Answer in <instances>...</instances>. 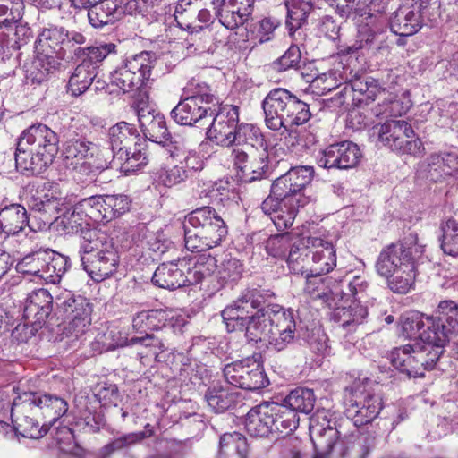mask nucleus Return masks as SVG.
I'll return each mask as SVG.
<instances>
[{
  "instance_id": "f257e3e1",
  "label": "nucleus",
  "mask_w": 458,
  "mask_h": 458,
  "mask_svg": "<svg viewBox=\"0 0 458 458\" xmlns=\"http://www.w3.org/2000/svg\"><path fill=\"white\" fill-rule=\"evenodd\" d=\"M455 338H458V303L442 301L436 314L427 317L421 341L392 351L391 362L409 377H423L426 370L437 368L445 347Z\"/></svg>"
},
{
  "instance_id": "f03ea898",
  "label": "nucleus",
  "mask_w": 458,
  "mask_h": 458,
  "mask_svg": "<svg viewBox=\"0 0 458 458\" xmlns=\"http://www.w3.org/2000/svg\"><path fill=\"white\" fill-rule=\"evenodd\" d=\"M313 174L312 166H295L272 183V194L262 202L261 209L271 218L277 230L283 231L292 226L299 208L310 201L303 191L311 182Z\"/></svg>"
},
{
  "instance_id": "7ed1b4c3",
  "label": "nucleus",
  "mask_w": 458,
  "mask_h": 458,
  "mask_svg": "<svg viewBox=\"0 0 458 458\" xmlns=\"http://www.w3.org/2000/svg\"><path fill=\"white\" fill-rule=\"evenodd\" d=\"M59 150V137L48 126L38 123L24 130L15 151L16 167L22 173L38 175L52 164Z\"/></svg>"
},
{
  "instance_id": "20e7f679",
  "label": "nucleus",
  "mask_w": 458,
  "mask_h": 458,
  "mask_svg": "<svg viewBox=\"0 0 458 458\" xmlns=\"http://www.w3.org/2000/svg\"><path fill=\"white\" fill-rule=\"evenodd\" d=\"M274 293L262 289H246L232 304L222 310L228 332H244L249 342L260 335V326Z\"/></svg>"
},
{
  "instance_id": "39448f33",
  "label": "nucleus",
  "mask_w": 458,
  "mask_h": 458,
  "mask_svg": "<svg viewBox=\"0 0 458 458\" xmlns=\"http://www.w3.org/2000/svg\"><path fill=\"white\" fill-rule=\"evenodd\" d=\"M265 123L273 131L292 132L293 126L307 123L311 117L310 106L289 90L277 88L269 91L262 101Z\"/></svg>"
},
{
  "instance_id": "423d86ee",
  "label": "nucleus",
  "mask_w": 458,
  "mask_h": 458,
  "mask_svg": "<svg viewBox=\"0 0 458 458\" xmlns=\"http://www.w3.org/2000/svg\"><path fill=\"white\" fill-rule=\"evenodd\" d=\"M79 253L83 269L95 281H102L116 271L118 251L113 240L100 231L88 229L83 233Z\"/></svg>"
},
{
  "instance_id": "0eeeda50",
  "label": "nucleus",
  "mask_w": 458,
  "mask_h": 458,
  "mask_svg": "<svg viewBox=\"0 0 458 458\" xmlns=\"http://www.w3.org/2000/svg\"><path fill=\"white\" fill-rule=\"evenodd\" d=\"M217 103L208 84L193 81L183 89L181 100L171 111V117L183 126L205 124L214 115L213 106Z\"/></svg>"
},
{
  "instance_id": "6e6552de",
  "label": "nucleus",
  "mask_w": 458,
  "mask_h": 458,
  "mask_svg": "<svg viewBox=\"0 0 458 458\" xmlns=\"http://www.w3.org/2000/svg\"><path fill=\"white\" fill-rule=\"evenodd\" d=\"M386 10L385 0H344L336 5L335 13L353 21L360 28L363 40L375 42L387 26Z\"/></svg>"
},
{
  "instance_id": "1a4fd4ad",
  "label": "nucleus",
  "mask_w": 458,
  "mask_h": 458,
  "mask_svg": "<svg viewBox=\"0 0 458 458\" xmlns=\"http://www.w3.org/2000/svg\"><path fill=\"white\" fill-rule=\"evenodd\" d=\"M438 0H403L390 18L387 25L401 37L416 34L423 25L434 22L440 17Z\"/></svg>"
},
{
  "instance_id": "9d476101",
  "label": "nucleus",
  "mask_w": 458,
  "mask_h": 458,
  "mask_svg": "<svg viewBox=\"0 0 458 458\" xmlns=\"http://www.w3.org/2000/svg\"><path fill=\"white\" fill-rule=\"evenodd\" d=\"M259 331V337L253 338L251 342H267V347L276 352L285 350L295 338L293 310H285L278 304L269 305Z\"/></svg>"
},
{
  "instance_id": "9b49d317",
  "label": "nucleus",
  "mask_w": 458,
  "mask_h": 458,
  "mask_svg": "<svg viewBox=\"0 0 458 458\" xmlns=\"http://www.w3.org/2000/svg\"><path fill=\"white\" fill-rule=\"evenodd\" d=\"M156 60V54L151 51H141L127 57L123 64L112 72V83L123 92L140 89L149 80Z\"/></svg>"
},
{
  "instance_id": "f8f14e48",
  "label": "nucleus",
  "mask_w": 458,
  "mask_h": 458,
  "mask_svg": "<svg viewBox=\"0 0 458 458\" xmlns=\"http://www.w3.org/2000/svg\"><path fill=\"white\" fill-rule=\"evenodd\" d=\"M423 251L424 246L418 243L417 235L410 233L402 242L381 250L376 262L377 272L380 276H387L406 265H416Z\"/></svg>"
},
{
  "instance_id": "ddd939ff",
  "label": "nucleus",
  "mask_w": 458,
  "mask_h": 458,
  "mask_svg": "<svg viewBox=\"0 0 458 458\" xmlns=\"http://www.w3.org/2000/svg\"><path fill=\"white\" fill-rule=\"evenodd\" d=\"M376 129L378 140L392 150L412 156L421 153L422 142L406 121L389 120Z\"/></svg>"
},
{
  "instance_id": "4468645a",
  "label": "nucleus",
  "mask_w": 458,
  "mask_h": 458,
  "mask_svg": "<svg viewBox=\"0 0 458 458\" xmlns=\"http://www.w3.org/2000/svg\"><path fill=\"white\" fill-rule=\"evenodd\" d=\"M56 305L71 335L78 338L86 332L91 323L92 312L91 304L86 298L65 292L57 297Z\"/></svg>"
},
{
  "instance_id": "2eb2a0df",
  "label": "nucleus",
  "mask_w": 458,
  "mask_h": 458,
  "mask_svg": "<svg viewBox=\"0 0 458 458\" xmlns=\"http://www.w3.org/2000/svg\"><path fill=\"white\" fill-rule=\"evenodd\" d=\"M223 375L228 384L245 390L254 391L268 385L262 366L250 358L226 364Z\"/></svg>"
},
{
  "instance_id": "dca6fc26",
  "label": "nucleus",
  "mask_w": 458,
  "mask_h": 458,
  "mask_svg": "<svg viewBox=\"0 0 458 458\" xmlns=\"http://www.w3.org/2000/svg\"><path fill=\"white\" fill-rule=\"evenodd\" d=\"M232 157L246 182L260 181L270 175L267 146L250 148L248 151L232 150Z\"/></svg>"
},
{
  "instance_id": "f3484780",
  "label": "nucleus",
  "mask_w": 458,
  "mask_h": 458,
  "mask_svg": "<svg viewBox=\"0 0 458 458\" xmlns=\"http://www.w3.org/2000/svg\"><path fill=\"white\" fill-rule=\"evenodd\" d=\"M33 408L35 417H40L48 429L68 411L67 401L56 394L28 391L21 393Z\"/></svg>"
},
{
  "instance_id": "a211bd4d",
  "label": "nucleus",
  "mask_w": 458,
  "mask_h": 458,
  "mask_svg": "<svg viewBox=\"0 0 458 458\" xmlns=\"http://www.w3.org/2000/svg\"><path fill=\"white\" fill-rule=\"evenodd\" d=\"M11 417L16 433L23 437L38 439L49 430L47 424H40V417H35L33 408L24 400L22 394L14 398Z\"/></svg>"
},
{
  "instance_id": "6ab92c4d",
  "label": "nucleus",
  "mask_w": 458,
  "mask_h": 458,
  "mask_svg": "<svg viewBox=\"0 0 458 458\" xmlns=\"http://www.w3.org/2000/svg\"><path fill=\"white\" fill-rule=\"evenodd\" d=\"M212 123L207 130V138L222 147H230L232 137L239 124V107L236 106H225L214 109Z\"/></svg>"
},
{
  "instance_id": "aec40b11",
  "label": "nucleus",
  "mask_w": 458,
  "mask_h": 458,
  "mask_svg": "<svg viewBox=\"0 0 458 458\" xmlns=\"http://www.w3.org/2000/svg\"><path fill=\"white\" fill-rule=\"evenodd\" d=\"M106 49H92L89 57H84L76 66L68 81V91L78 97L84 93L97 78L102 61L109 55Z\"/></svg>"
},
{
  "instance_id": "412c9836",
  "label": "nucleus",
  "mask_w": 458,
  "mask_h": 458,
  "mask_svg": "<svg viewBox=\"0 0 458 458\" xmlns=\"http://www.w3.org/2000/svg\"><path fill=\"white\" fill-rule=\"evenodd\" d=\"M361 157L357 144L344 140L329 145L317 157L320 167L331 169H350L354 167Z\"/></svg>"
},
{
  "instance_id": "4be33fe9",
  "label": "nucleus",
  "mask_w": 458,
  "mask_h": 458,
  "mask_svg": "<svg viewBox=\"0 0 458 458\" xmlns=\"http://www.w3.org/2000/svg\"><path fill=\"white\" fill-rule=\"evenodd\" d=\"M136 113L144 137L157 144L165 145L171 139L165 116L146 105H137Z\"/></svg>"
},
{
  "instance_id": "5701e85b",
  "label": "nucleus",
  "mask_w": 458,
  "mask_h": 458,
  "mask_svg": "<svg viewBox=\"0 0 458 458\" xmlns=\"http://www.w3.org/2000/svg\"><path fill=\"white\" fill-rule=\"evenodd\" d=\"M185 221L208 234L219 244L227 234V227L224 219L216 209L204 206L191 211L185 216Z\"/></svg>"
},
{
  "instance_id": "b1692460",
  "label": "nucleus",
  "mask_w": 458,
  "mask_h": 458,
  "mask_svg": "<svg viewBox=\"0 0 458 458\" xmlns=\"http://www.w3.org/2000/svg\"><path fill=\"white\" fill-rule=\"evenodd\" d=\"M211 4L219 22L231 30L242 26L251 14L250 4L242 6L237 0H212Z\"/></svg>"
},
{
  "instance_id": "393cba45",
  "label": "nucleus",
  "mask_w": 458,
  "mask_h": 458,
  "mask_svg": "<svg viewBox=\"0 0 458 458\" xmlns=\"http://www.w3.org/2000/svg\"><path fill=\"white\" fill-rule=\"evenodd\" d=\"M276 406L269 403H262L251 408L246 415L245 428L252 437H267L274 429L273 416L276 414Z\"/></svg>"
},
{
  "instance_id": "a878e982",
  "label": "nucleus",
  "mask_w": 458,
  "mask_h": 458,
  "mask_svg": "<svg viewBox=\"0 0 458 458\" xmlns=\"http://www.w3.org/2000/svg\"><path fill=\"white\" fill-rule=\"evenodd\" d=\"M86 41L87 38L82 33L76 30H66L61 47L59 61L62 62L64 59L72 58L73 55L82 60V58L89 56V51L92 49L102 50L105 48L106 49V53L115 52L116 46L114 43H103L94 47H82L81 46L84 45Z\"/></svg>"
},
{
  "instance_id": "bb28decb",
  "label": "nucleus",
  "mask_w": 458,
  "mask_h": 458,
  "mask_svg": "<svg viewBox=\"0 0 458 458\" xmlns=\"http://www.w3.org/2000/svg\"><path fill=\"white\" fill-rule=\"evenodd\" d=\"M53 297L43 288L30 293L26 298L23 318L38 325L45 324L52 311Z\"/></svg>"
},
{
  "instance_id": "cd10ccee",
  "label": "nucleus",
  "mask_w": 458,
  "mask_h": 458,
  "mask_svg": "<svg viewBox=\"0 0 458 458\" xmlns=\"http://www.w3.org/2000/svg\"><path fill=\"white\" fill-rule=\"evenodd\" d=\"M458 172V153L432 154L427 161L425 177L433 182L445 180Z\"/></svg>"
},
{
  "instance_id": "c85d7f7f",
  "label": "nucleus",
  "mask_w": 458,
  "mask_h": 458,
  "mask_svg": "<svg viewBox=\"0 0 458 458\" xmlns=\"http://www.w3.org/2000/svg\"><path fill=\"white\" fill-rule=\"evenodd\" d=\"M308 243L315 250L311 251L312 266L310 272L327 274L336 266L335 250L332 243L318 237H308Z\"/></svg>"
},
{
  "instance_id": "c756f323",
  "label": "nucleus",
  "mask_w": 458,
  "mask_h": 458,
  "mask_svg": "<svg viewBox=\"0 0 458 458\" xmlns=\"http://www.w3.org/2000/svg\"><path fill=\"white\" fill-rule=\"evenodd\" d=\"M109 143L113 157L123 150H132L140 144V137L134 125L126 122H120L108 131Z\"/></svg>"
},
{
  "instance_id": "7c9ffc66",
  "label": "nucleus",
  "mask_w": 458,
  "mask_h": 458,
  "mask_svg": "<svg viewBox=\"0 0 458 458\" xmlns=\"http://www.w3.org/2000/svg\"><path fill=\"white\" fill-rule=\"evenodd\" d=\"M26 226H29L31 231H36L23 206L11 204L0 209V232L6 235H14Z\"/></svg>"
},
{
  "instance_id": "2f4dec72",
  "label": "nucleus",
  "mask_w": 458,
  "mask_h": 458,
  "mask_svg": "<svg viewBox=\"0 0 458 458\" xmlns=\"http://www.w3.org/2000/svg\"><path fill=\"white\" fill-rule=\"evenodd\" d=\"M348 89L353 94L354 101L366 105L369 101H374L377 96L384 90L378 81L366 75H355L354 78L350 79L343 90L346 94Z\"/></svg>"
},
{
  "instance_id": "473e14b6",
  "label": "nucleus",
  "mask_w": 458,
  "mask_h": 458,
  "mask_svg": "<svg viewBox=\"0 0 458 458\" xmlns=\"http://www.w3.org/2000/svg\"><path fill=\"white\" fill-rule=\"evenodd\" d=\"M183 262H169L160 264L154 272L152 282L155 285L167 289L175 290L184 287Z\"/></svg>"
},
{
  "instance_id": "72a5a7b5",
  "label": "nucleus",
  "mask_w": 458,
  "mask_h": 458,
  "mask_svg": "<svg viewBox=\"0 0 458 458\" xmlns=\"http://www.w3.org/2000/svg\"><path fill=\"white\" fill-rule=\"evenodd\" d=\"M61 62L58 57L46 53H38L36 59L32 63L31 69L26 76L27 81L31 84L40 85L47 81L59 70Z\"/></svg>"
},
{
  "instance_id": "f704fd0d",
  "label": "nucleus",
  "mask_w": 458,
  "mask_h": 458,
  "mask_svg": "<svg viewBox=\"0 0 458 458\" xmlns=\"http://www.w3.org/2000/svg\"><path fill=\"white\" fill-rule=\"evenodd\" d=\"M367 315L366 307L362 306L360 301H353L348 307L336 308L334 318L342 330L352 333L364 322Z\"/></svg>"
},
{
  "instance_id": "c9c22d12",
  "label": "nucleus",
  "mask_w": 458,
  "mask_h": 458,
  "mask_svg": "<svg viewBox=\"0 0 458 458\" xmlns=\"http://www.w3.org/2000/svg\"><path fill=\"white\" fill-rule=\"evenodd\" d=\"M267 143L259 129L253 124L239 123L233 137H232V150L248 151L250 148L265 147Z\"/></svg>"
},
{
  "instance_id": "e433bc0d",
  "label": "nucleus",
  "mask_w": 458,
  "mask_h": 458,
  "mask_svg": "<svg viewBox=\"0 0 458 458\" xmlns=\"http://www.w3.org/2000/svg\"><path fill=\"white\" fill-rule=\"evenodd\" d=\"M97 149L96 144L85 137H72L63 145L62 155L65 164L78 165V162L93 157Z\"/></svg>"
},
{
  "instance_id": "4c0bfd02",
  "label": "nucleus",
  "mask_w": 458,
  "mask_h": 458,
  "mask_svg": "<svg viewBox=\"0 0 458 458\" xmlns=\"http://www.w3.org/2000/svg\"><path fill=\"white\" fill-rule=\"evenodd\" d=\"M173 318L172 311L165 309L142 310L134 315L132 327L139 332L158 330L165 327Z\"/></svg>"
},
{
  "instance_id": "58836bf2",
  "label": "nucleus",
  "mask_w": 458,
  "mask_h": 458,
  "mask_svg": "<svg viewBox=\"0 0 458 458\" xmlns=\"http://www.w3.org/2000/svg\"><path fill=\"white\" fill-rule=\"evenodd\" d=\"M382 407V400L379 396L375 394L368 395L361 403V406H359L357 403L352 404L347 409L346 414L352 418L356 427H360L373 421L379 414Z\"/></svg>"
},
{
  "instance_id": "ea45409f",
  "label": "nucleus",
  "mask_w": 458,
  "mask_h": 458,
  "mask_svg": "<svg viewBox=\"0 0 458 458\" xmlns=\"http://www.w3.org/2000/svg\"><path fill=\"white\" fill-rule=\"evenodd\" d=\"M285 7L287 10L285 25L292 36L307 23L308 16L313 10V4L308 0H287Z\"/></svg>"
},
{
  "instance_id": "a19ab883",
  "label": "nucleus",
  "mask_w": 458,
  "mask_h": 458,
  "mask_svg": "<svg viewBox=\"0 0 458 458\" xmlns=\"http://www.w3.org/2000/svg\"><path fill=\"white\" fill-rule=\"evenodd\" d=\"M293 244L284 259L292 273L303 276L310 270L307 266L311 250L308 249L311 247V244L308 243V238L295 239V242Z\"/></svg>"
},
{
  "instance_id": "79ce46f5",
  "label": "nucleus",
  "mask_w": 458,
  "mask_h": 458,
  "mask_svg": "<svg viewBox=\"0 0 458 458\" xmlns=\"http://www.w3.org/2000/svg\"><path fill=\"white\" fill-rule=\"evenodd\" d=\"M65 30L64 27L44 29L36 41L38 53H46L59 58Z\"/></svg>"
},
{
  "instance_id": "37998d69",
  "label": "nucleus",
  "mask_w": 458,
  "mask_h": 458,
  "mask_svg": "<svg viewBox=\"0 0 458 458\" xmlns=\"http://www.w3.org/2000/svg\"><path fill=\"white\" fill-rule=\"evenodd\" d=\"M48 259H46L43 266L44 272L39 275V278L44 280L47 284H58L62 276L70 267V261L68 257L57 253L52 250H48Z\"/></svg>"
},
{
  "instance_id": "c03bdc74",
  "label": "nucleus",
  "mask_w": 458,
  "mask_h": 458,
  "mask_svg": "<svg viewBox=\"0 0 458 458\" xmlns=\"http://www.w3.org/2000/svg\"><path fill=\"white\" fill-rule=\"evenodd\" d=\"M205 400L210 409L216 413L228 410L236 401V394L227 386L216 384L208 388Z\"/></svg>"
},
{
  "instance_id": "a18cd8bd",
  "label": "nucleus",
  "mask_w": 458,
  "mask_h": 458,
  "mask_svg": "<svg viewBox=\"0 0 458 458\" xmlns=\"http://www.w3.org/2000/svg\"><path fill=\"white\" fill-rule=\"evenodd\" d=\"M339 435L340 433L335 427V422H333V425H327L326 428H319V427L316 426L313 429V435H310L317 452L315 458L329 454L338 440Z\"/></svg>"
},
{
  "instance_id": "49530a36",
  "label": "nucleus",
  "mask_w": 458,
  "mask_h": 458,
  "mask_svg": "<svg viewBox=\"0 0 458 458\" xmlns=\"http://www.w3.org/2000/svg\"><path fill=\"white\" fill-rule=\"evenodd\" d=\"M427 315L419 311H408L399 318L400 334L408 339H414L415 342L421 341V333L426 327Z\"/></svg>"
},
{
  "instance_id": "de8ad7c7",
  "label": "nucleus",
  "mask_w": 458,
  "mask_h": 458,
  "mask_svg": "<svg viewBox=\"0 0 458 458\" xmlns=\"http://www.w3.org/2000/svg\"><path fill=\"white\" fill-rule=\"evenodd\" d=\"M316 396L313 390L304 387H297L292 390L284 398V403L289 411L295 413L301 412L308 414L314 409Z\"/></svg>"
},
{
  "instance_id": "09e8293b",
  "label": "nucleus",
  "mask_w": 458,
  "mask_h": 458,
  "mask_svg": "<svg viewBox=\"0 0 458 458\" xmlns=\"http://www.w3.org/2000/svg\"><path fill=\"white\" fill-rule=\"evenodd\" d=\"M114 159L119 161L120 170L125 174L142 169L148 162V155L140 143L132 148V150L122 151Z\"/></svg>"
},
{
  "instance_id": "8fccbe9b",
  "label": "nucleus",
  "mask_w": 458,
  "mask_h": 458,
  "mask_svg": "<svg viewBox=\"0 0 458 458\" xmlns=\"http://www.w3.org/2000/svg\"><path fill=\"white\" fill-rule=\"evenodd\" d=\"M183 229L185 247L191 252H203L219 245L217 242L185 220Z\"/></svg>"
},
{
  "instance_id": "3c124183",
  "label": "nucleus",
  "mask_w": 458,
  "mask_h": 458,
  "mask_svg": "<svg viewBox=\"0 0 458 458\" xmlns=\"http://www.w3.org/2000/svg\"><path fill=\"white\" fill-rule=\"evenodd\" d=\"M323 275L309 270L303 275L306 279L303 291L312 299H323L333 293L332 286L335 281L332 277L323 276Z\"/></svg>"
},
{
  "instance_id": "603ef678",
  "label": "nucleus",
  "mask_w": 458,
  "mask_h": 458,
  "mask_svg": "<svg viewBox=\"0 0 458 458\" xmlns=\"http://www.w3.org/2000/svg\"><path fill=\"white\" fill-rule=\"evenodd\" d=\"M391 275L384 276L387 279L390 290L396 293H406L410 291L416 278V265H406Z\"/></svg>"
},
{
  "instance_id": "864d4df0",
  "label": "nucleus",
  "mask_w": 458,
  "mask_h": 458,
  "mask_svg": "<svg viewBox=\"0 0 458 458\" xmlns=\"http://www.w3.org/2000/svg\"><path fill=\"white\" fill-rule=\"evenodd\" d=\"M248 444L246 437L239 432L225 433L220 437L219 454L227 456L238 455L239 458H245L248 454Z\"/></svg>"
},
{
  "instance_id": "5fc2aeb1",
  "label": "nucleus",
  "mask_w": 458,
  "mask_h": 458,
  "mask_svg": "<svg viewBox=\"0 0 458 458\" xmlns=\"http://www.w3.org/2000/svg\"><path fill=\"white\" fill-rule=\"evenodd\" d=\"M269 404H273L276 406L274 410H276V414H274L273 420L274 425L272 428L273 433H280V434H289L297 428L299 425V416L293 411H289V409L284 404H279L277 403H269Z\"/></svg>"
},
{
  "instance_id": "6e6d98bb",
  "label": "nucleus",
  "mask_w": 458,
  "mask_h": 458,
  "mask_svg": "<svg viewBox=\"0 0 458 458\" xmlns=\"http://www.w3.org/2000/svg\"><path fill=\"white\" fill-rule=\"evenodd\" d=\"M243 273V264L236 258L226 256L217 266V279L222 285L235 284Z\"/></svg>"
},
{
  "instance_id": "4d7b16f0",
  "label": "nucleus",
  "mask_w": 458,
  "mask_h": 458,
  "mask_svg": "<svg viewBox=\"0 0 458 458\" xmlns=\"http://www.w3.org/2000/svg\"><path fill=\"white\" fill-rule=\"evenodd\" d=\"M48 250H38L23 257L17 264V270L21 274L31 275L39 278L48 259Z\"/></svg>"
},
{
  "instance_id": "13d9d810",
  "label": "nucleus",
  "mask_w": 458,
  "mask_h": 458,
  "mask_svg": "<svg viewBox=\"0 0 458 458\" xmlns=\"http://www.w3.org/2000/svg\"><path fill=\"white\" fill-rule=\"evenodd\" d=\"M104 195H96L81 199L77 209L95 223L106 224Z\"/></svg>"
},
{
  "instance_id": "bf43d9fd",
  "label": "nucleus",
  "mask_w": 458,
  "mask_h": 458,
  "mask_svg": "<svg viewBox=\"0 0 458 458\" xmlns=\"http://www.w3.org/2000/svg\"><path fill=\"white\" fill-rule=\"evenodd\" d=\"M297 233H284L270 236L266 242L267 253L275 258L284 259L287 252L298 239Z\"/></svg>"
},
{
  "instance_id": "052dcab7",
  "label": "nucleus",
  "mask_w": 458,
  "mask_h": 458,
  "mask_svg": "<svg viewBox=\"0 0 458 458\" xmlns=\"http://www.w3.org/2000/svg\"><path fill=\"white\" fill-rule=\"evenodd\" d=\"M105 214L106 223L120 217L130 210L131 200L127 195H104Z\"/></svg>"
},
{
  "instance_id": "680f3d73",
  "label": "nucleus",
  "mask_w": 458,
  "mask_h": 458,
  "mask_svg": "<svg viewBox=\"0 0 458 458\" xmlns=\"http://www.w3.org/2000/svg\"><path fill=\"white\" fill-rule=\"evenodd\" d=\"M443 234L441 239V249L450 256H458V222L454 219H448L441 226Z\"/></svg>"
},
{
  "instance_id": "e2e57ef3",
  "label": "nucleus",
  "mask_w": 458,
  "mask_h": 458,
  "mask_svg": "<svg viewBox=\"0 0 458 458\" xmlns=\"http://www.w3.org/2000/svg\"><path fill=\"white\" fill-rule=\"evenodd\" d=\"M301 59V52L298 46L292 45L284 54L273 63L274 69L284 72L289 69H297Z\"/></svg>"
},
{
  "instance_id": "0e129e2a",
  "label": "nucleus",
  "mask_w": 458,
  "mask_h": 458,
  "mask_svg": "<svg viewBox=\"0 0 458 458\" xmlns=\"http://www.w3.org/2000/svg\"><path fill=\"white\" fill-rule=\"evenodd\" d=\"M189 178V171L183 165H176L169 169H164L159 173V181L165 187H172Z\"/></svg>"
},
{
  "instance_id": "69168bd1",
  "label": "nucleus",
  "mask_w": 458,
  "mask_h": 458,
  "mask_svg": "<svg viewBox=\"0 0 458 458\" xmlns=\"http://www.w3.org/2000/svg\"><path fill=\"white\" fill-rule=\"evenodd\" d=\"M1 3L8 6V13H11L10 18L1 21V25L5 26L7 30L17 27L23 16L24 0H1Z\"/></svg>"
},
{
  "instance_id": "338daca9",
  "label": "nucleus",
  "mask_w": 458,
  "mask_h": 458,
  "mask_svg": "<svg viewBox=\"0 0 458 458\" xmlns=\"http://www.w3.org/2000/svg\"><path fill=\"white\" fill-rule=\"evenodd\" d=\"M104 347L107 351L129 345V340L117 327H108L101 337Z\"/></svg>"
},
{
  "instance_id": "774afa93",
  "label": "nucleus",
  "mask_w": 458,
  "mask_h": 458,
  "mask_svg": "<svg viewBox=\"0 0 458 458\" xmlns=\"http://www.w3.org/2000/svg\"><path fill=\"white\" fill-rule=\"evenodd\" d=\"M281 25L280 20L275 17H265L259 22L257 37L260 44L271 41L275 37V30Z\"/></svg>"
}]
</instances>
